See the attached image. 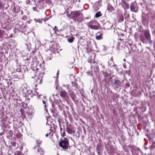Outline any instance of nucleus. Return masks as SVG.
Instances as JSON below:
<instances>
[{"instance_id":"1","label":"nucleus","mask_w":155,"mask_h":155,"mask_svg":"<svg viewBox=\"0 0 155 155\" xmlns=\"http://www.w3.org/2000/svg\"><path fill=\"white\" fill-rule=\"evenodd\" d=\"M32 67L34 71L33 73L35 74V78L36 80V84H35V85L36 86L37 85L41 84L42 83V78L45 74V68L40 67L39 68H38L37 65L36 66V68H35L34 67Z\"/></svg>"},{"instance_id":"2","label":"nucleus","mask_w":155,"mask_h":155,"mask_svg":"<svg viewBox=\"0 0 155 155\" xmlns=\"http://www.w3.org/2000/svg\"><path fill=\"white\" fill-rule=\"evenodd\" d=\"M140 40L143 43H146L151 40V35L148 29L141 31L139 36Z\"/></svg>"},{"instance_id":"3","label":"nucleus","mask_w":155,"mask_h":155,"mask_svg":"<svg viewBox=\"0 0 155 155\" xmlns=\"http://www.w3.org/2000/svg\"><path fill=\"white\" fill-rule=\"evenodd\" d=\"M89 28L94 30H97L99 28L100 25L96 20H91L87 23Z\"/></svg>"},{"instance_id":"4","label":"nucleus","mask_w":155,"mask_h":155,"mask_svg":"<svg viewBox=\"0 0 155 155\" xmlns=\"http://www.w3.org/2000/svg\"><path fill=\"white\" fill-rule=\"evenodd\" d=\"M69 142L67 138H64L63 139L61 138L59 142V145L63 149L66 150V149H68L69 147L70 148V147L69 146Z\"/></svg>"},{"instance_id":"5","label":"nucleus","mask_w":155,"mask_h":155,"mask_svg":"<svg viewBox=\"0 0 155 155\" xmlns=\"http://www.w3.org/2000/svg\"><path fill=\"white\" fill-rule=\"evenodd\" d=\"M0 118L1 119V122L4 127H6L8 122V117L5 114L4 111H2L0 112Z\"/></svg>"},{"instance_id":"6","label":"nucleus","mask_w":155,"mask_h":155,"mask_svg":"<svg viewBox=\"0 0 155 155\" xmlns=\"http://www.w3.org/2000/svg\"><path fill=\"white\" fill-rule=\"evenodd\" d=\"M9 33L8 31L7 30H6L5 31L0 30V38H8L12 37L13 35Z\"/></svg>"},{"instance_id":"7","label":"nucleus","mask_w":155,"mask_h":155,"mask_svg":"<svg viewBox=\"0 0 155 155\" xmlns=\"http://www.w3.org/2000/svg\"><path fill=\"white\" fill-rule=\"evenodd\" d=\"M69 16L71 18H73L77 17L82 18L83 15L81 12L79 11H76L71 12Z\"/></svg>"},{"instance_id":"8","label":"nucleus","mask_w":155,"mask_h":155,"mask_svg":"<svg viewBox=\"0 0 155 155\" xmlns=\"http://www.w3.org/2000/svg\"><path fill=\"white\" fill-rule=\"evenodd\" d=\"M13 121V127L15 129L19 128L23 125L22 123L18 119L14 120Z\"/></svg>"},{"instance_id":"9","label":"nucleus","mask_w":155,"mask_h":155,"mask_svg":"<svg viewBox=\"0 0 155 155\" xmlns=\"http://www.w3.org/2000/svg\"><path fill=\"white\" fill-rule=\"evenodd\" d=\"M130 11L133 12H137L139 10V8L137 3L134 2L131 3L130 6Z\"/></svg>"},{"instance_id":"10","label":"nucleus","mask_w":155,"mask_h":155,"mask_svg":"<svg viewBox=\"0 0 155 155\" xmlns=\"http://www.w3.org/2000/svg\"><path fill=\"white\" fill-rule=\"evenodd\" d=\"M66 130L68 133L70 134L74 133L75 132L74 127L71 124L67 125Z\"/></svg>"},{"instance_id":"11","label":"nucleus","mask_w":155,"mask_h":155,"mask_svg":"<svg viewBox=\"0 0 155 155\" xmlns=\"http://www.w3.org/2000/svg\"><path fill=\"white\" fill-rule=\"evenodd\" d=\"M128 147L130 149L132 155H139L138 151L135 149V147L134 146L129 145Z\"/></svg>"},{"instance_id":"12","label":"nucleus","mask_w":155,"mask_h":155,"mask_svg":"<svg viewBox=\"0 0 155 155\" xmlns=\"http://www.w3.org/2000/svg\"><path fill=\"white\" fill-rule=\"evenodd\" d=\"M111 79V78L109 74L107 73L105 74L104 81L105 85L108 84L110 79Z\"/></svg>"},{"instance_id":"13","label":"nucleus","mask_w":155,"mask_h":155,"mask_svg":"<svg viewBox=\"0 0 155 155\" xmlns=\"http://www.w3.org/2000/svg\"><path fill=\"white\" fill-rule=\"evenodd\" d=\"M113 84L115 89H117L121 86V82L117 79L115 78Z\"/></svg>"},{"instance_id":"14","label":"nucleus","mask_w":155,"mask_h":155,"mask_svg":"<svg viewBox=\"0 0 155 155\" xmlns=\"http://www.w3.org/2000/svg\"><path fill=\"white\" fill-rule=\"evenodd\" d=\"M104 32L102 31L97 32L96 34V38L97 40H100L103 39V35Z\"/></svg>"},{"instance_id":"15","label":"nucleus","mask_w":155,"mask_h":155,"mask_svg":"<svg viewBox=\"0 0 155 155\" xmlns=\"http://www.w3.org/2000/svg\"><path fill=\"white\" fill-rule=\"evenodd\" d=\"M95 54L94 53H92V54L89 57L88 59V62L91 63H95Z\"/></svg>"},{"instance_id":"16","label":"nucleus","mask_w":155,"mask_h":155,"mask_svg":"<svg viewBox=\"0 0 155 155\" xmlns=\"http://www.w3.org/2000/svg\"><path fill=\"white\" fill-rule=\"evenodd\" d=\"M121 4L124 10H126L129 8V6L128 3L124 0H122Z\"/></svg>"},{"instance_id":"17","label":"nucleus","mask_w":155,"mask_h":155,"mask_svg":"<svg viewBox=\"0 0 155 155\" xmlns=\"http://www.w3.org/2000/svg\"><path fill=\"white\" fill-rule=\"evenodd\" d=\"M60 96L64 99L67 98L68 94L66 91L64 90H62L59 92Z\"/></svg>"},{"instance_id":"18","label":"nucleus","mask_w":155,"mask_h":155,"mask_svg":"<svg viewBox=\"0 0 155 155\" xmlns=\"http://www.w3.org/2000/svg\"><path fill=\"white\" fill-rule=\"evenodd\" d=\"M104 25L106 29L108 30L111 28L113 25L112 23L107 21L104 24Z\"/></svg>"},{"instance_id":"19","label":"nucleus","mask_w":155,"mask_h":155,"mask_svg":"<svg viewBox=\"0 0 155 155\" xmlns=\"http://www.w3.org/2000/svg\"><path fill=\"white\" fill-rule=\"evenodd\" d=\"M96 151L99 155H101L100 151L102 150L101 144V143H99L97 145Z\"/></svg>"},{"instance_id":"20","label":"nucleus","mask_w":155,"mask_h":155,"mask_svg":"<svg viewBox=\"0 0 155 155\" xmlns=\"http://www.w3.org/2000/svg\"><path fill=\"white\" fill-rule=\"evenodd\" d=\"M52 116L54 119H57L59 123V124H60V122L59 119L60 116L58 113L52 112Z\"/></svg>"},{"instance_id":"21","label":"nucleus","mask_w":155,"mask_h":155,"mask_svg":"<svg viewBox=\"0 0 155 155\" xmlns=\"http://www.w3.org/2000/svg\"><path fill=\"white\" fill-rule=\"evenodd\" d=\"M21 113V117L23 119H24L26 117V115L25 114V111L24 109L21 108L20 110Z\"/></svg>"},{"instance_id":"22","label":"nucleus","mask_w":155,"mask_h":155,"mask_svg":"<svg viewBox=\"0 0 155 155\" xmlns=\"http://www.w3.org/2000/svg\"><path fill=\"white\" fill-rule=\"evenodd\" d=\"M50 131L54 133L56 130V127L53 124V125H51V127L50 128Z\"/></svg>"},{"instance_id":"23","label":"nucleus","mask_w":155,"mask_h":155,"mask_svg":"<svg viewBox=\"0 0 155 155\" xmlns=\"http://www.w3.org/2000/svg\"><path fill=\"white\" fill-rule=\"evenodd\" d=\"M101 2L100 1L97 2L95 3V6L96 8V9L98 10L101 6Z\"/></svg>"},{"instance_id":"24","label":"nucleus","mask_w":155,"mask_h":155,"mask_svg":"<svg viewBox=\"0 0 155 155\" xmlns=\"http://www.w3.org/2000/svg\"><path fill=\"white\" fill-rule=\"evenodd\" d=\"M69 94L71 98L73 100H75V95L74 94V93L73 91H69Z\"/></svg>"},{"instance_id":"25","label":"nucleus","mask_w":155,"mask_h":155,"mask_svg":"<svg viewBox=\"0 0 155 155\" xmlns=\"http://www.w3.org/2000/svg\"><path fill=\"white\" fill-rule=\"evenodd\" d=\"M17 75V78H24V73L21 72L20 73H17L16 74Z\"/></svg>"},{"instance_id":"26","label":"nucleus","mask_w":155,"mask_h":155,"mask_svg":"<svg viewBox=\"0 0 155 155\" xmlns=\"http://www.w3.org/2000/svg\"><path fill=\"white\" fill-rule=\"evenodd\" d=\"M128 146L127 147L126 145L124 144L123 146V148L125 152L128 153L129 152V150L128 149Z\"/></svg>"},{"instance_id":"27","label":"nucleus","mask_w":155,"mask_h":155,"mask_svg":"<svg viewBox=\"0 0 155 155\" xmlns=\"http://www.w3.org/2000/svg\"><path fill=\"white\" fill-rule=\"evenodd\" d=\"M107 9L110 12H111L114 10V7L110 4H108L107 7Z\"/></svg>"},{"instance_id":"28","label":"nucleus","mask_w":155,"mask_h":155,"mask_svg":"<svg viewBox=\"0 0 155 155\" xmlns=\"http://www.w3.org/2000/svg\"><path fill=\"white\" fill-rule=\"evenodd\" d=\"M21 72L24 73L28 71V68L26 66H23L21 68Z\"/></svg>"},{"instance_id":"29","label":"nucleus","mask_w":155,"mask_h":155,"mask_svg":"<svg viewBox=\"0 0 155 155\" xmlns=\"http://www.w3.org/2000/svg\"><path fill=\"white\" fill-rule=\"evenodd\" d=\"M37 151L38 153L40 154H43L44 153V151L41 148L38 149Z\"/></svg>"},{"instance_id":"30","label":"nucleus","mask_w":155,"mask_h":155,"mask_svg":"<svg viewBox=\"0 0 155 155\" xmlns=\"http://www.w3.org/2000/svg\"><path fill=\"white\" fill-rule=\"evenodd\" d=\"M102 16V14L101 13V12L98 11L97 12L95 15V17L97 18H98L100 17H101Z\"/></svg>"},{"instance_id":"31","label":"nucleus","mask_w":155,"mask_h":155,"mask_svg":"<svg viewBox=\"0 0 155 155\" xmlns=\"http://www.w3.org/2000/svg\"><path fill=\"white\" fill-rule=\"evenodd\" d=\"M44 97V99L42 100V102L43 104L45 105V108L46 107V102L47 101V100L46 99V97Z\"/></svg>"},{"instance_id":"32","label":"nucleus","mask_w":155,"mask_h":155,"mask_svg":"<svg viewBox=\"0 0 155 155\" xmlns=\"http://www.w3.org/2000/svg\"><path fill=\"white\" fill-rule=\"evenodd\" d=\"M108 64L111 67L114 66L113 61L110 60L108 62Z\"/></svg>"},{"instance_id":"33","label":"nucleus","mask_w":155,"mask_h":155,"mask_svg":"<svg viewBox=\"0 0 155 155\" xmlns=\"http://www.w3.org/2000/svg\"><path fill=\"white\" fill-rule=\"evenodd\" d=\"M36 142L37 143V145L38 147H39L40 146V145L42 143V141L40 140H36Z\"/></svg>"},{"instance_id":"34","label":"nucleus","mask_w":155,"mask_h":155,"mask_svg":"<svg viewBox=\"0 0 155 155\" xmlns=\"http://www.w3.org/2000/svg\"><path fill=\"white\" fill-rule=\"evenodd\" d=\"M15 154L16 155H24V154H23L21 152L19 151H17L15 153Z\"/></svg>"},{"instance_id":"35","label":"nucleus","mask_w":155,"mask_h":155,"mask_svg":"<svg viewBox=\"0 0 155 155\" xmlns=\"http://www.w3.org/2000/svg\"><path fill=\"white\" fill-rule=\"evenodd\" d=\"M74 38V37H71V38L68 39V41L70 43H72L73 41Z\"/></svg>"},{"instance_id":"36","label":"nucleus","mask_w":155,"mask_h":155,"mask_svg":"<svg viewBox=\"0 0 155 155\" xmlns=\"http://www.w3.org/2000/svg\"><path fill=\"white\" fill-rule=\"evenodd\" d=\"M22 135L21 133H17L16 135V137L18 138H20L21 137Z\"/></svg>"},{"instance_id":"37","label":"nucleus","mask_w":155,"mask_h":155,"mask_svg":"<svg viewBox=\"0 0 155 155\" xmlns=\"http://www.w3.org/2000/svg\"><path fill=\"white\" fill-rule=\"evenodd\" d=\"M20 28H18V29H17L19 31L21 32L22 33L24 32V29L23 28H22L21 27V25H19Z\"/></svg>"},{"instance_id":"38","label":"nucleus","mask_w":155,"mask_h":155,"mask_svg":"<svg viewBox=\"0 0 155 155\" xmlns=\"http://www.w3.org/2000/svg\"><path fill=\"white\" fill-rule=\"evenodd\" d=\"M142 17L143 18V19H145L147 18V15H145V14L144 12H142Z\"/></svg>"},{"instance_id":"39","label":"nucleus","mask_w":155,"mask_h":155,"mask_svg":"<svg viewBox=\"0 0 155 155\" xmlns=\"http://www.w3.org/2000/svg\"><path fill=\"white\" fill-rule=\"evenodd\" d=\"M9 20H4V22L5 23L6 25H7V26H9V22L8 21Z\"/></svg>"},{"instance_id":"40","label":"nucleus","mask_w":155,"mask_h":155,"mask_svg":"<svg viewBox=\"0 0 155 155\" xmlns=\"http://www.w3.org/2000/svg\"><path fill=\"white\" fill-rule=\"evenodd\" d=\"M153 144H152L150 147V149L151 151L152 150L155 148V146L154 145V143L153 142Z\"/></svg>"},{"instance_id":"41","label":"nucleus","mask_w":155,"mask_h":155,"mask_svg":"<svg viewBox=\"0 0 155 155\" xmlns=\"http://www.w3.org/2000/svg\"><path fill=\"white\" fill-rule=\"evenodd\" d=\"M61 136L62 137H64L65 136L66 134H65V130L64 129V130H63V133H62L61 132Z\"/></svg>"},{"instance_id":"42","label":"nucleus","mask_w":155,"mask_h":155,"mask_svg":"<svg viewBox=\"0 0 155 155\" xmlns=\"http://www.w3.org/2000/svg\"><path fill=\"white\" fill-rule=\"evenodd\" d=\"M21 72V69L20 68H18L16 69V74H17V73H20Z\"/></svg>"},{"instance_id":"43","label":"nucleus","mask_w":155,"mask_h":155,"mask_svg":"<svg viewBox=\"0 0 155 155\" xmlns=\"http://www.w3.org/2000/svg\"><path fill=\"white\" fill-rule=\"evenodd\" d=\"M11 144L12 146L15 147L16 145V143L15 142L13 141L11 142Z\"/></svg>"},{"instance_id":"44","label":"nucleus","mask_w":155,"mask_h":155,"mask_svg":"<svg viewBox=\"0 0 155 155\" xmlns=\"http://www.w3.org/2000/svg\"><path fill=\"white\" fill-rule=\"evenodd\" d=\"M87 51L88 53H89L90 52H91V51H93V50H92L90 48H87Z\"/></svg>"},{"instance_id":"45","label":"nucleus","mask_w":155,"mask_h":155,"mask_svg":"<svg viewBox=\"0 0 155 155\" xmlns=\"http://www.w3.org/2000/svg\"><path fill=\"white\" fill-rule=\"evenodd\" d=\"M138 36V34L137 33H136L134 34V36L135 38H137Z\"/></svg>"},{"instance_id":"46","label":"nucleus","mask_w":155,"mask_h":155,"mask_svg":"<svg viewBox=\"0 0 155 155\" xmlns=\"http://www.w3.org/2000/svg\"><path fill=\"white\" fill-rule=\"evenodd\" d=\"M55 31V32L56 31H58V28L56 26H55L53 29Z\"/></svg>"},{"instance_id":"47","label":"nucleus","mask_w":155,"mask_h":155,"mask_svg":"<svg viewBox=\"0 0 155 155\" xmlns=\"http://www.w3.org/2000/svg\"><path fill=\"white\" fill-rule=\"evenodd\" d=\"M73 85L76 88H78V84H77V83L74 82V84H73Z\"/></svg>"},{"instance_id":"48","label":"nucleus","mask_w":155,"mask_h":155,"mask_svg":"<svg viewBox=\"0 0 155 155\" xmlns=\"http://www.w3.org/2000/svg\"><path fill=\"white\" fill-rule=\"evenodd\" d=\"M148 139L152 142L153 141V139L150 136L148 137Z\"/></svg>"},{"instance_id":"49","label":"nucleus","mask_w":155,"mask_h":155,"mask_svg":"<svg viewBox=\"0 0 155 155\" xmlns=\"http://www.w3.org/2000/svg\"><path fill=\"white\" fill-rule=\"evenodd\" d=\"M130 84L128 83H126L125 85V86L126 87H130Z\"/></svg>"},{"instance_id":"50","label":"nucleus","mask_w":155,"mask_h":155,"mask_svg":"<svg viewBox=\"0 0 155 155\" xmlns=\"http://www.w3.org/2000/svg\"><path fill=\"white\" fill-rule=\"evenodd\" d=\"M33 9L34 11H36L38 12H39V11H38L37 10V7H34L33 8Z\"/></svg>"},{"instance_id":"51","label":"nucleus","mask_w":155,"mask_h":155,"mask_svg":"<svg viewBox=\"0 0 155 155\" xmlns=\"http://www.w3.org/2000/svg\"><path fill=\"white\" fill-rule=\"evenodd\" d=\"M134 111L135 112H136V113H137V107H134L133 109Z\"/></svg>"},{"instance_id":"52","label":"nucleus","mask_w":155,"mask_h":155,"mask_svg":"<svg viewBox=\"0 0 155 155\" xmlns=\"http://www.w3.org/2000/svg\"><path fill=\"white\" fill-rule=\"evenodd\" d=\"M42 20H36V22H38V21L39 23H41L42 22Z\"/></svg>"},{"instance_id":"53","label":"nucleus","mask_w":155,"mask_h":155,"mask_svg":"<svg viewBox=\"0 0 155 155\" xmlns=\"http://www.w3.org/2000/svg\"><path fill=\"white\" fill-rule=\"evenodd\" d=\"M12 82H10H10H8V86H9L10 85H11L12 84Z\"/></svg>"},{"instance_id":"54","label":"nucleus","mask_w":155,"mask_h":155,"mask_svg":"<svg viewBox=\"0 0 155 155\" xmlns=\"http://www.w3.org/2000/svg\"><path fill=\"white\" fill-rule=\"evenodd\" d=\"M51 134V132L49 133V134L47 133V134L45 135V136H46V137H48V135L49 134Z\"/></svg>"},{"instance_id":"55","label":"nucleus","mask_w":155,"mask_h":155,"mask_svg":"<svg viewBox=\"0 0 155 155\" xmlns=\"http://www.w3.org/2000/svg\"><path fill=\"white\" fill-rule=\"evenodd\" d=\"M25 18H26V16H24L23 17H22V19H25Z\"/></svg>"},{"instance_id":"56","label":"nucleus","mask_w":155,"mask_h":155,"mask_svg":"<svg viewBox=\"0 0 155 155\" xmlns=\"http://www.w3.org/2000/svg\"><path fill=\"white\" fill-rule=\"evenodd\" d=\"M113 113L114 114H115V115H117V114L116 112L115 111H114Z\"/></svg>"},{"instance_id":"57","label":"nucleus","mask_w":155,"mask_h":155,"mask_svg":"<svg viewBox=\"0 0 155 155\" xmlns=\"http://www.w3.org/2000/svg\"><path fill=\"white\" fill-rule=\"evenodd\" d=\"M30 58H27L26 59V60H24V61H26H26H28V60H30Z\"/></svg>"},{"instance_id":"58","label":"nucleus","mask_w":155,"mask_h":155,"mask_svg":"<svg viewBox=\"0 0 155 155\" xmlns=\"http://www.w3.org/2000/svg\"><path fill=\"white\" fill-rule=\"evenodd\" d=\"M30 21H30V20H28V21H27V23H28L29 24V23H30Z\"/></svg>"},{"instance_id":"59","label":"nucleus","mask_w":155,"mask_h":155,"mask_svg":"<svg viewBox=\"0 0 155 155\" xmlns=\"http://www.w3.org/2000/svg\"><path fill=\"white\" fill-rule=\"evenodd\" d=\"M63 114H64V115H65V111L64 110H63Z\"/></svg>"},{"instance_id":"60","label":"nucleus","mask_w":155,"mask_h":155,"mask_svg":"<svg viewBox=\"0 0 155 155\" xmlns=\"http://www.w3.org/2000/svg\"><path fill=\"white\" fill-rule=\"evenodd\" d=\"M110 61H113V58L112 57H111V58H110Z\"/></svg>"},{"instance_id":"61","label":"nucleus","mask_w":155,"mask_h":155,"mask_svg":"<svg viewBox=\"0 0 155 155\" xmlns=\"http://www.w3.org/2000/svg\"><path fill=\"white\" fill-rule=\"evenodd\" d=\"M60 130H61V131L62 130V128L61 127V125H60Z\"/></svg>"},{"instance_id":"62","label":"nucleus","mask_w":155,"mask_h":155,"mask_svg":"<svg viewBox=\"0 0 155 155\" xmlns=\"http://www.w3.org/2000/svg\"><path fill=\"white\" fill-rule=\"evenodd\" d=\"M119 39L120 40H121V41H123L124 40V39H121V38H119Z\"/></svg>"},{"instance_id":"63","label":"nucleus","mask_w":155,"mask_h":155,"mask_svg":"<svg viewBox=\"0 0 155 155\" xmlns=\"http://www.w3.org/2000/svg\"><path fill=\"white\" fill-rule=\"evenodd\" d=\"M59 74V71H58V72L57 73V75L58 76V74Z\"/></svg>"},{"instance_id":"64","label":"nucleus","mask_w":155,"mask_h":155,"mask_svg":"<svg viewBox=\"0 0 155 155\" xmlns=\"http://www.w3.org/2000/svg\"><path fill=\"white\" fill-rule=\"evenodd\" d=\"M47 2H49V3H51V1L50 0H48L47 1Z\"/></svg>"}]
</instances>
